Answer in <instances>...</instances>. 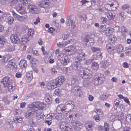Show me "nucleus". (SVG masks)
<instances>
[{
  "instance_id": "obj_58",
  "label": "nucleus",
  "mask_w": 131,
  "mask_h": 131,
  "mask_svg": "<svg viewBox=\"0 0 131 131\" xmlns=\"http://www.w3.org/2000/svg\"><path fill=\"white\" fill-rule=\"evenodd\" d=\"M6 123L7 124L10 125L12 126H13V121H11L9 119L7 121Z\"/></svg>"
},
{
  "instance_id": "obj_47",
  "label": "nucleus",
  "mask_w": 131,
  "mask_h": 131,
  "mask_svg": "<svg viewBox=\"0 0 131 131\" xmlns=\"http://www.w3.org/2000/svg\"><path fill=\"white\" fill-rule=\"evenodd\" d=\"M20 3L24 5H26V4L28 3V1L27 0H18Z\"/></svg>"
},
{
  "instance_id": "obj_45",
  "label": "nucleus",
  "mask_w": 131,
  "mask_h": 131,
  "mask_svg": "<svg viewBox=\"0 0 131 131\" xmlns=\"http://www.w3.org/2000/svg\"><path fill=\"white\" fill-rule=\"evenodd\" d=\"M71 69L70 68H70H66V67H64L63 69V70H65L66 71V73H68L71 72L70 70Z\"/></svg>"
},
{
  "instance_id": "obj_36",
  "label": "nucleus",
  "mask_w": 131,
  "mask_h": 131,
  "mask_svg": "<svg viewBox=\"0 0 131 131\" xmlns=\"http://www.w3.org/2000/svg\"><path fill=\"white\" fill-rule=\"evenodd\" d=\"M6 42V40L4 37H2L0 38V44L4 45Z\"/></svg>"
},
{
  "instance_id": "obj_12",
  "label": "nucleus",
  "mask_w": 131,
  "mask_h": 131,
  "mask_svg": "<svg viewBox=\"0 0 131 131\" xmlns=\"http://www.w3.org/2000/svg\"><path fill=\"white\" fill-rule=\"evenodd\" d=\"M64 50L67 52H70L71 54H73L76 52L77 50L74 46H70L68 48H66L64 49Z\"/></svg>"
},
{
  "instance_id": "obj_14",
  "label": "nucleus",
  "mask_w": 131,
  "mask_h": 131,
  "mask_svg": "<svg viewBox=\"0 0 131 131\" xmlns=\"http://www.w3.org/2000/svg\"><path fill=\"white\" fill-rule=\"evenodd\" d=\"M56 84L53 80H51L47 84V88L49 90L57 88Z\"/></svg>"
},
{
  "instance_id": "obj_4",
  "label": "nucleus",
  "mask_w": 131,
  "mask_h": 131,
  "mask_svg": "<svg viewBox=\"0 0 131 131\" xmlns=\"http://www.w3.org/2000/svg\"><path fill=\"white\" fill-rule=\"evenodd\" d=\"M80 75L83 79H90L92 76V72L88 68H85L80 71Z\"/></svg>"
},
{
  "instance_id": "obj_44",
  "label": "nucleus",
  "mask_w": 131,
  "mask_h": 131,
  "mask_svg": "<svg viewBox=\"0 0 131 131\" xmlns=\"http://www.w3.org/2000/svg\"><path fill=\"white\" fill-rule=\"evenodd\" d=\"M44 2L46 7H48L50 4V2L49 0H45Z\"/></svg>"
},
{
  "instance_id": "obj_5",
  "label": "nucleus",
  "mask_w": 131,
  "mask_h": 131,
  "mask_svg": "<svg viewBox=\"0 0 131 131\" xmlns=\"http://www.w3.org/2000/svg\"><path fill=\"white\" fill-rule=\"evenodd\" d=\"M57 58L62 64L64 65H67L70 61V59L66 55H63L61 53L59 54Z\"/></svg>"
},
{
  "instance_id": "obj_9",
  "label": "nucleus",
  "mask_w": 131,
  "mask_h": 131,
  "mask_svg": "<svg viewBox=\"0 0 131 131\" xmlns=\"http://www.w3.org/2000/svg\"><path fill=\"white\" fill-rule=\"evenodd\" d=\"M81 66L80 62L77 61L74 62L70 67V68L74 71L79 70L81 69Z\"/></svg>"
},
{
  "instance_id": "obj_46",
  "label": "nucleus",
  "mask_w": 131,
  "mask_h": 131,
  "mask_svg": "<svg viewBox=\"0 0 131 131\" xmlns=\"http://www.w3.org/2000/svg\"><path fill=\"white\" fill-rule=\"evenodd\" d=\"M21 110L19 109H16L14 112V114L15 115L19 114L21 113Z\"/></svg>"
},
{
  "instance_id": "obj_20",
  "label": "nucleus",
  "mask_w": 131,
  "mask_h": 131,
  "mask_svg": "<svg viewBox=\"0 0 131 131\" xmlns=\"http://www.w3.org/2000/svg\"><path fill=\"white\" fill-rule=\"evenodd\" d=\"M113 31V29L112 28L108 27L107 28V29L104 32L106 35L110 36L112 34Z\"/></svg>"
},
{
  "instance_id": "obj_63",
  "label": "nucleus",
  "mask_w": 131,
  "mask_h": 131,
  "mask_svg": "<svg viewBox=\"0 0 131 131\" xmlns=\"http://www.w3.org/2000/svg\"><path fill=\"white\" fill-rule=\"evenodd\" d=\"M54 29L52 27L49 28L48 30V32L50 33H52L54 31Z\"/></svg>"
},
{
  "instance_id": "obj_64",
  "label": "nucleus",
  "mask_w": 131,
  "mask_h": 131,
  "mask_svg": "<svg viewBox=\"0 0 131 131\" xmlns=\"http://www.w3.org/2000/svg\"><path fill=\"white\" fill-rule=\"evenodd\" d=\"M73 103L74 102L72 101L71 102L68 101L66 102V105H71L72 106V105H73Z\"/></svg>"
},
{
  "instance_id": "obj_53",
  "label": "nucleus",
  "mask_w": 131,
  "mask_h": 131,
  "mask_svg": "<svg viewBox=\"0 0 131 131\" xmlns=\"http://www.w3.org/2000/svg\"><path fill=\"white\" fill-rule=\"evenodd\" d=\"M3 101L6 104H8L9 103L8 100L5 97L3 98Z\"/></svg>"
},
{
  "instance_id": "obj_42",
  "label": "nucleus",
  "mask_w": 131,
  "mask_h": 131,
  "mask_svg": "<svg viewBox=\"0 0 131 131\" xmlns=\"http://www.w3.org/2000/svg\"><path fill=\"white\" fill-rule=\"evenodd\" d=\"M93 59H88L85 61V63L87 65H89L91 63V62L93 61Z\"/></svg>"
},
{
  "instance_id": "obj_57",
  "label": "nucleus",
  "mask_w": 131,
  "mask_h": 131,
  "mask_svg": "<svg viewBox=\"0 0 131 131\" xmlns=\"http://www.w3.org/2000/svg\"><path fill=\"white\" fill-rule=\"evenodd\" d=\"M40 19L39 18V17H37L36 18V21L34 22L33 23L35 25H36L38 23L40 22Z\"/></svg>"
},
{
  "instance_id": "obj_11",
  "label": "nucleus",
  "mask_w": 131,
  "mask_h": 131,
  "mask_svg": "<svg viewBox=\"0 0 131 131\" xmlns=\"http://www.w3.org/2000/svg\"><path fill=\"white\" fill-rule=\"evenodd\" d=\"M65 80V79L63 76H60L56 79L53 80L54 83L56 84V85L57 87L61 85Z\"/></svg>"
},
{
  "instance_id": "obj_26",
  "label": "nucleus",
  "mask_w": 131,
  "mask_h": 131,
  "mask_svg": "<svg viewBox=\"0 0 131 131\" xmlns=\"http://www.w3.org/2000/svg\"><path fill=\"white\" fill-rule=\"evenodd\" d=\"M114 13L113 12L109 11L107 12L106 15L107 18L109 19H111L113 18L115 16Z\"/></svg>"
},
{
  "instance_id": "obj_24",
  "label": "nucleus",
  "mask_w": 131,
  "mask_h": 131,
  "mask_svg": "<svg viewBox=\"0 0 131 131\" xmlns=\"http://www.w3.org/2000/svg\"><path fill=\"white\" fill-rule=\"evenodd\" d=\"M91 67L94 70H97L99 68V64L97 62L94 61L92 63Z\"/></svg>"
},
{
  "instance_id": "obj_39",
  "label": "nucleus",
  "mask_w": 131,
  "mask_h": 131,
  "mask_svg": "<svg viewBox=\"0 0 131 131\" xmlns=\"http://www.w3.org/2000/svg\"><path fill=\"white\" fill-rule=\"evenodd\" d=\"M107 29V28H106V26L105 25H102L100 27V29L101 31L104 32Z\"/></svg>"
},
{
  "instance_id": "obj_10",
  "label": "nucleus",
  "mask_w": 131,
  "mask_h": 131,
  "mask_svg": "<svg viewBox=\"0 0 131 131\" xmlns=\"http://www.w3.org/2000/svg\"><path fill=\"white\" fill-rule=\"evenodd\" d=\"M13 15L15 18L20 22H25L27 20L26 18L24 16H20L13 11L12 12Z\"/></svg>"
},
{
  "instance_id": "obj_17",
  "label": "nucleus",
  "mask_w": 131,
  "mask_h": 131,
  "mask_svg": "<svg viewBox=\"0 0 131 131\" xmlns=\"http://www.w3.org/2000/svg\"><path fill=\"white\" fill-rule=\"evenodd\" d=\"M45 100L46 102L49 104H51L52 102L51 98L50 95L49 93H46L45 97Z\"/></svg>"
},
{
  "instance_id": "obj_38",
  "label": "nucleus",
  "mask_w": 131,
  "mask_h": 131,
  "mask_svg": "<svg viewBox=\"0 0 131 131\" xmlns=\"http://www.w3.org/2000/svg\"><path fill=\"white\" fill-rule=\"evenodd\" d=\"M57 46L60 48H63L66 46L64 42H59L57 43Z\"/></svg>"
},
{
  "instance_id": "obj_16",
  "label": "nucleus",
  "mask_w": 131,
  "mask_h": 131,
  "mask_svg": "<svg viewBox=\"0 0 131 131\" xmlns=\"http://www.w3.org/2000/svg\"><path fill=\"white\" fill-rule=\"evenodd\" d=\"M11 41L13 43H18L19 41V39L16 34L13 35L10 37Z\"/></svg>"
},
{
  "instance_id": "obj_31",
  "label": "nucleus",
  "mask_w": 131,
  "mask_h": 131,
  "mask_svg": "<svg viewBox=\"0 0 131 131\" xmlns=\"http://www.w3.org/2000/svg\"><path fill=\"white\" fill-rule=\"evenodd\" d=\"M23 120V118L21 117H17L14 118V122L16 123H21Z\"/></svg>"
},
{
  "instance_id": "obj_19",
  "label": "nucleus",
  "mask_w": 131,
  "mask_h": 131,
  "mask_svg": "<svg viewBox=\"0 0 131 131\" xmlns=\"http://www.w3.org/2000/svg\"><path fill=\"white\" fill-rule=\"evenodd\" d=\"M106 48L110 54L114 52V48L110 44H108L106 45Z\"/></svg>"
},
{
  "instance_id": "obj_3",
  "label": "nucleus",
  "mask_w": 131,
  "mask_h": 131,
  "mask_svg": "<svg viewBox=\"0 0 131 131\" xmlns=\"http://www.w3.org/2000/svg\"><path fill=\"white\" fill-rule=\"evenodd\" d=\"M105 80L103 74L98 73L94 77L92 82L95 85H97L102 83Z\"/></svg>"
},
{
  "instance_id": "obj_40",
  "label": "nucleus",
  "mask_w": 131,
  "mask_h": 131,
  "mask_svg": "<svg viewBox=\"0 0 131 131\" xmlns=\"http://www.w3.org/2000/svg\"><path fill=\"white\" fill-rule=\"evenodd\" d=\"M30 62L32 63V65H35L38 63V61L35 59L34 58H31Z\"/></svg>"
},
{
  "instance_id": "obj_34",
  "label": "nucleus",
  "mask_w": 131,
  "mask_h": 131,
  "mask_svg": "<svg viewBox=\"0 0 131 131\" xmlns=\"http://www.w3.org/2000/svg\"><path fill=\"white\" fill-rule=\"evenodd\" d=\"M14 64H15V63L13 62V60H11L8 62L7 67L8 68H11L13 67Z\"/></svg>"
},
{
  "instance_id": "obj_6",
  "label": "nucleus",
  "mask_w": 131,
  "mask_h": 131,
  "mask_svg": "<svg viewBox=\"0 0 131 131\" xmlns=\"http://www.w3.org/2000/svg\"><path fill=\"white\" fill-rule=\"evenodd\" d=\"M66 24L67 26L71 25V28H74L76 26L77 23L74 20V17L73 16H69L66 20Z\"/></svg>"
},
{
  "instance_id": "obj_48",
  "label": "nucleus",
  "mask_w": 131,
  "mask_h": 131,
  "mask_svg": "<svg viewBox=\"0 0 131 131\" xmlns=\"http://www.w3.org/2000/svg\"><path fill=\"white\" fill-rule=\"evenodd\" d=\"M93 119L95 120L96 122H98L99 121L101 118L98 115L96 116H94L93 117Z\"/></svg>"
},
{
  "instance_id": "obj_1",
  "label": "nucleus",
  "mask_w": 131,
  "mask_h": 131,
  "mask_svg": "<svg viewBox=\"0 0 131 131\" xmlns=\"http://www.w3.org/2000/svg\"><path fill=\"white\" fill-rule=\"evenodd\" d=\"M30 108L26 113L25 117L29 119L32 118L34 115H36V118L38 120L41 119L43 117L42 110L44 107L43 103L39 102H34L29 105Z\"/></svg>"
},
{
  "instance_id": "obj_22",
  "label": "nucleus",
  "mask_w": 131,
  "mask_h": 131,
  "mask_svg": "<svg viewBox=\"0 0 131 131\" xmlns=\"http://www.w3.org/2000/svg\"><path fill=\"white\" fill-rule=\"evenodd\" d=\"M116 28H117L118 29V31L121 32L122 35H124L125 33L127 32L126 28L124 26H122L121 28H119V26H116Z\"/></svg>"
},
{
  "instance_id": "obj_60",
  "label": "nucleus",
  "mask_w": 131,
  "mask_h": 131,
  "mask_svg": "<svg viewBox=\"0 0 131 131\" xmlns=\"http://www.w3.org/2000/svg\"><path fill=\"white\" fill-rule=\"evenodd\" d=\"M101 21L103 22H106L107 21V19L105 17H102L100 19Z\"/></svg>"
},
{
  "instance_id": "obj_18",
  "label": "nucleus",
  "mask_w": 131,
  "mask_h": 131,
  "mask_svg": "<svg viewBox=\"0 0 131 131\" xmlns=\"http://www.w3.org/2000/svg\"><path fill=\"white\" fill-rule=\"evenodd\" d=\"M29 36L28 37L26 35H25L21 38L20 41L21 43V44H25L29 41Z\"/></svg>"
},
{
  "instance_id": "obj_15",
  "label": "nucleus",
  "mask_w": 131,
  "mask_h": 131,
  "mask_svg": "<svg viewBox=\"0 0 131 131\" xmlns=\"http://www.w3.org/2000/svg\"><path fill=\"white\" fill-rule=\"evenodd\" d=\"M86 55L84 53L82 52L79 53L76 57V60H77L78 61L84 60L85 58Z\"/></svg>"
},
{
  "instance_id": "obj_32",
  "label": "nucleus",
  "mask_w": 131,
  "mask_h": 131,
  "mask_svg": "<svg viewBox=\"0 0 131 131\" xmlns=\"http://www.w3.org/2000/svg\"><path fill=\"white\" fill-rule=\"evenodd\" d=\"M95 112L98 115L101 117H102L104 116L103 112L101 110L96 109L95 110Z\"/></svg>"
},
{
  "instance_id": "obj_8",
  "label": "nucleus",
  "mask_w": 131,
  "mask_h": 131,
  "mask_svg": "<svg viewBox=\"0 0 131 131\" xmlns=\"http://www.w3.org/2000/svg\"><path fill=\"white\" fill-rule=\"evenodd\" d=\"M72 93H75L77 96L80 97L82 95V92L81 88L79 86H75L73 87L71 89Z\"/></svg>"
},
{
  "instance_id": "obj_21",
  "label": "nucleus",
  "mask_w": 131,
  "mask_h": 131,
  "mask_svg": "<svg viewBox=\"0 0 131 131\" xmlns=\"http://www.w3.org/2000/svg\"><path fill=\"white\" fill-rule=\"evenodd\" d=\"M73 127L75 129H77L79 127L82 125V124L78 121H74L72 124Z\"/></svg>"
},
{
  "instance_id": "obj_13",
  "label": "nucleus",
  "mask_w": 131,
  "mask_h": 131,
  "mask_svg": "<svg viewBox=\"0 0 131 131\" xmlns=\"http://www.w3.org/2000/svg\"><path fill=\"white\" fill-rule=\"evenodd\" d=\"M28 8L29 12L32 14H37L38 12V9L34 5L32 4L29 5Z\"/></svg>"
},
{
  "instance_id": "obj_37",
  "label": "nucleus",
  "mask_w": 131,
  "mask_h": 131,
  "mask_svg": "<svg viewBox=\"0 0 131 131\" xmlns=\"http://www.w3.org/2000/svg\"><path fill=\"white\" fill-rule=\"evenodd\" d=\"M14 20V18L11 16H9L8 18V22L9 24H12Z\"/></svg>"
},
{
  "instance_id": "obj_33",
  "label": "nucleus",
  "mask_w": 131,
  "mask_h": 131,
  "mask_svg": "<svg viewBox=\"0 0 131 131\" xmlns=\"http://www.w3.org/2000/svg\"><path fill=\"white\" fill-rule=\"evenodd\" d=\"M34 33V31L33 30V29H30L28 30L27 34L25 35H26L28 37L29 36V38L30 37H31L33 36Z\"/></svg>"
},
{
  "instance_id": "obj_27",
  "label": "nucleus",
  "mask_w": 131,
  "mask_h": 131,
  "mask_svg": "<svg viewBox=\"0 0 131 131\" xmlns=\"http://www.w3.org/2000/svg\"><path fill=\"white\" fill-rule=\"evenodd\" d=\"M16 8L17 10L20 13H24L25 10L24 8L20 5L17 6Z\"/></svg>"
},
{
  "instance_id": "obj_50",
  "label": "nucleus",
  "mask_w": 131,
  "mask_h": 131,
  "mask_svg": "<svg viewBox=\"0 0 131 131\" xmlns=\"http://www.w3.org/2000/svg\"><path fill=\"white\" fill-rule=\"evenodd\" d=\"M91 49L93 52L98 51L100 50V48H99L95 47H92L91 48Z\"/></svg>"
},
{
  "instance_id": "obj_2",
  "label": "nucleus",
  "mask_w": 131,
  "mask_h": 131,
  "mask_svg": "<svg viewBox=\"0 0 131 131\" xmlns=\"http://www.w3.org/2000/svg\"><path fill=\"white\" fill-rule=\"evenodd\" d=\"M12 78L8 77H5L1 81L4 86L7 87L9 91H13L15 89V83Z\"/></svg>"
},
{
  "instance_id": "obj_56",
  "label": "nucleus",
  "mask_w": 131,
  "mask_h": 131,
  "mask_svg": "<svg viewBox=\"0 0 131 131\" xmlns=\"http://www.w3.org/2000/svg\"><path fill=\"white\" fill-rule=\"evenodd\" d=\"M44 122L47 124L48 125H50L51 124L52 121L51 120H46Z\"/></svg>"
},
{
  "instance_id": "obj_28",
  "label": "nucleus",
  "mask_w": 131,
  "mask_h": 131,
  "mask_svg": "<svg viewBox=\"0 0 131 131\" xmlns=\"http://www.w3.org/2000/svg\"><path fill=\"white\" fill-rule=\"evenodd\" d=\"M19 65L20 67L22 68H25L27 65L26 61L24 60H21L19 63Z\"/></svg>"
},
{
  "instance_id": "obj_23",
  "label": "nucleus",
  "mask_w": 131,
  "mask_h": 131,
  "mask_svg": "<svg viewBox=\"0 0 131 131\" xmlns=\"http://www.w3.org/2000/svg\"><path fill=\"white\" fill-rule=\"evenodd\" d=\"M108 5L111 7V10H115L118 7L117 6L118 5V3L116 2H113L111 4H108Z\"/></svg>"
},
{
  "instance_id": "obj_52",
  "label": "nucleus",
  "mask_w": 131,
  "mask_h": 131,
  "mask_svg": "<svg viewBox=\"0 0 131 131\" xmlns=\"http://www.w3.org/2000/svg\"><path fill=\"white\" fill-rule=\"evenodd\" d=\"M105 131H108L109 129V126L107 123H105L104 125Z\"/></svg>"
},
{
  "instance_id": "obj_41",
  "label": "nucleus",
  "mask_w": 131,
  "mask_h": 131,
  "mask_svg": "<svg viewBox=\"0 0 131 131\" xmlns=\"http://www.w3.org/2000/svg\"><path fill=\"white\" fill-rule=\"evenodd\" d=\"M50 71L51 73L53 75L57 74V72L56 70L54 68H52L50 69Z\"/></svg>"
},
{
  "instance_id": "obj_49",
  "label": "nucleus",
  "mask_w": 131,
  "mask_h": 131,
  "mask_svg": "<svg viewBox=\"0 0 131 131\" xmlns=\"http://www.w3.org/2000/svg\"><path fill=\"white\" fill-rule=\"evenodd\" d=\"M54 93L57 95H60L61 93L59 90L57 89L55 90Z\"/></svg>"
},
{
  "instance_id": "obj_35",
  "label": "nucleus",
  "mask_w": 131,
  "mask_h": 131,
  "mask_svg": "<svg viewBox=\"0 0 131 131\" xmlns=\"http://www.w3.org/2000/svg\"><path fill=\"white\" fill-rule=\"evenodd\" d=\"M26 77L29 81H30L32 79V73L31 72L26 73Z\"/></svg>"
},
{
  "instance_id": "obj_25",
  "label": "nucleus",
  "mask_w": 131,
  "mask_h": 131,
  "mask_svg": "<svg viewBox=\"0 0 131 131\" xmlns=\"http://www.w3.org/2000/svg\"><path fill=\"white\" fill-rule=\"evenodd\" d=\"M124 48V47L121 45H119L116 46L115 49L118 53L123 52Z\"/></svg>"
},
{
  "instance_id": "obj_54",
  "label": "nucleus",
  "mask_w": 131,
  "mask_h": 131,
  "mask_svg": "<svg viewBox=\"0 0 131 131\" xmlns=\"http://www.w3.org/2000/svg\"><path fill=\"white\" fill-rule=\"evenodd\" d=\"M116 38L115 36H113V37L111 38V41L113 43L115 42L116 41Z\"/></svg>"
},
{
  "instance_id": "obj_30",
  "label": "nucleus",
  "mask_w": 131,
  "mask_h": 131,
  "mask_svg": "<svg viewBox=\"0 0 131 131\" xmlns=\"http://www.w3.org/2000/svg\"><path fill=\"white\" fill-rule=\"evenodd\" d=\"M119 99H116L114 101V108L115 109H116L118 105H119L120 104L121 101Z\"/></svg>"
},
{
  "instance_id": "obj_43",
  "label": "nucleus",
  "mask_w": 131,
  "mask_h": 131,
  "mask_svg": "<svg viewBox=\"0 0 131 131\" xmlns=\"http://www.w3.org/2000/svg\"><path fill=\"white\" fill-rule=\"evenodd\" d=\"M126 121L128 123L131 122V115H127L126 118Z\"/></svg>"
},
{
  "instance_id": "obj_29",
  "label": "nucleus",
  "mask_w": 131,
  "mask_h": 131,
  "mask_svg": "<svg viewBox=\"0 0 131 131\" xmlns=\"http://www.w3.org/2000/svg\"><path fill=\"white\" fill-rule=\"evenodd\" d=\"M94 125L93 123L92 122H91L88 123L86 124V129L88 130H89L92 129Z\"/></svg>"
},
{
  "instance_id": "obj_59",
  "label": "nucleus",
  "mask_w": 131,
  "mask_h": 131,
  "mask_svg": "<svg viewBox=\"0 0 131 131\" xmlns=\"http://www.w3.org/2000/svg\"><path fill=\"white\" fill-rule=\"evenodd\" d=\"M14 47L13 46H10L8 49L9 51H11L14 50H15Z\"/></svg>"
},
{
  "instance_id": "obj_61",
  "label": "nucleus",
  "mask_w": 131,
  "mask_h": 131,
  "mask_svg": "<svg viewBox=\"0 0 131 131\" xmlns=\"http://www.w3.org/2000/svg\"><path fill=\"white\" fill-rule=\"evenodd\" d=\"M124 101L127 103L128 105H130V103L128 99L127 98V97H125L124 99Z\"/></svg>"
},
{
  "instance_id": "obj_51",
  "label": "nucleus",
  "mask_w": 131,
  "mask_h": 131,
  "mask_svg": "<svg viewBox=\"0 0 131 131\" xmlns=\"http://www.w3.org/2000/svg\"><path fill=\"white\" fill-rule=\"evenodd\" d=\"M130 8L128 5L127 4H124L122 7V8L123 9H128V10Z\"/></svg>"
},
{
  "instance_id": "obj_55",
  "label": "nucleus",
  "mask_w": 131,
  "mask_h": 131,
  "mask_svg": "<svg viewBox=\"0 0 131 131\" xmlns=\"http://www.w3.org/2000/svg\"><path fill=\"white\" fill-rule=\"evenodd\" d=\"M126 53L128 56H131V49L127 48V50Z\"/></svg>"
},
{
  "instance_id": "obj_7",
  "label": "nucleus",
  "mask_w": 131,
  "mask_h": 131,
  "mask_svg": "<svg viewBox=\"0 0 131 131\" xmlns=\"http://www.w3.org/2000/svg\"><path fill=\"white\" fill-rule=\"evenodd\" d=\"M94 42V39L91 37L87 36L84 39L83 43L85 47H89L91 46V43Z\"/></svg>"
},
{
  "instance_id": "obj_62",
  "label": "nucleus",
  "mask_w": 131,
  "mask_h": 131,
  "mask_svg": "<svg viewBox=\"0 0 131 131\" xmlns=\"http://www.w3.org/2000/svg\"><path fill=\"white\" fill-rule=\"evenodd\" d=\"M33 54L34 56H39L40 55L38 52L36 50H35L33 52Z\"/></svg>"
}]
</instances>
